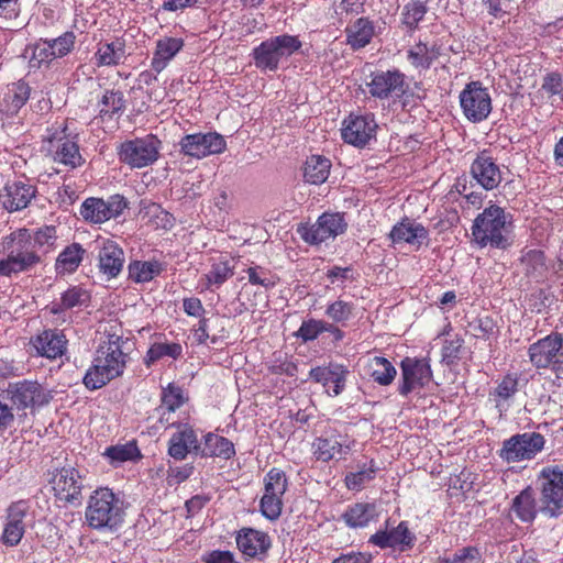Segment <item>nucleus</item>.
Listing matches in <instances>:
<instances>
[{
  "label": "nucleus",
  "mask_w": 563,
  "mask_h": 563,
  "mask_svg": "<svg viewBox=\"0 0 563 563\" xmlns=\"http://www.w3.org/2000/svg\"><path fill=\"white\" fill-rule=\"evenodd\" d=\"M378 125L373 113L351 114L344 120L341 135L344 142L364 147L375 139Z\"/></svg>",
  "instance_id": "obj_12"
},
{
  "label": "nucleus",
  "mask_w": 563,
  "mask_h": 563,
  "mask_svg": "<svg viewBox=\"0 0 563 563\" xmlns=\"http://www.w3.org/2000/svg\"><path fill=\"white\" fill-rule=\"evenodd\" d=\"M416 541L415 534L409 530L406 521H401L396 528L377 531L369 538V542L380 549L393 548L401 552L410 550Z\"/></svg>",
  "instance_id": "obj_24"
},
{
  "label": "nucleus",
  "mask_w": 563,
  "mask_h": 563,
  "mask_svg": "<svg viewBox=\"0 0 563 563\" xmlns=\"http://www.w3.org/2000/svg\"><path fill=\"white\" fill-rule=\"evenodd\" d=\"M76 135L67 133L66 125L52 128V132L47 136L48 152L52 154L53 161L65 165L69 168H76L85 163L82 158Z\"/></svg>",
  "instance_id": "obj_9"
},
{
  "label": "nucleus",
  "mask_w": 563,
  "mask_h": 563,
  "mask_svg": "<svg viewBox=\"0 0 563 563\" xmlns=\"http://www.w3.org/2000/svg\"><path fill=\"white\" fill-rule=\"evenodd\" d=\"M123 500L110 488L100 487L90 495L85 519L87 525L100 531L115 532L124 522Z\"/></svg>",
  "instance_id": "obj_2"
},
{
  "label": "nucleus",
  "mask_w": 563,
  "mask_h": 563,
  "mask_svg": "<svg viewBox=\"0 0 563 563\" xmlns=\"http://www.w3.org/2000/svg\"><path fill=\"white\" fill-rule=\"evenodd\" d=\"M8 391L18 409L43 406L51 399L49 394L36 382L23 380L10 384Z\"/></svg>",
  "instance_id": "obj_22"
},
{
  "label": "nucleus",
  "mask_w": 563,
  "mask_h": 563,
  "mask_svg": "<svg viewBox=\"0 0 563 563\" xmlns=\"http://www.w3.org/2000/svg\"><path fill=\"white\" fill-rule=\"evenodd\" d=\"M139 453L137 448L133 444L114 445L106 450L104 455L113 465L122 462L131 461Z\"/></svg>",
  "instance_id": "obj_54"
},
{
  "label": "nucleus",
  "mask_w": 563,
  "mask_h": 563,
  "mask_svg": "<svg viewBox=\"0 0 563 563\" xmlns=\"http://www.w3.org/2000/svg\"><path fill=\"white\" fill-rule=\"evenodd\" d=\"M179 145L184 155L202 158L222 153L225 150L227 143L222 135L216 132H208L187 134L180 140Z\"/></svg>",
  "instance_id": "obj_16"
},
{
  "label": "nucleus",
  "mask_w": 563,
  "mask_h": 563,
  "mask_svg": "<svg viewBox=\"0 0 563 563\" xmlns=\"http://www.w3.org/2000/svg\"><path fill=\"white\" fill-rule=\"evenodd\" d=\"M125 109V99L121 90H106L99 102V114L101 118H112L114 114L123 112Z\"/></svg>",
  "instance_id": "obj_46"
},
{
  "label": "nucleus",
  "mask_w": 563,
  "mask_h": 563,
  "mask_svg": "<svg viewBox=\"0 0 563 563\" xmlns=\"http://www.w3.org/2000/svg\"><path fill=\"white\" fill-rule=\"evenodd\" d=\"M346 44L352 49H360L368 45L375 35L374 22L368 18H358L345 29Z\"/></svg>",
  "instance_id": "obj_31"
},
{
  "label": "nucleus",
  "mask_w": 563,
  "mask_h": 563,
  "mask_svg": "<svg viewBox=\"0 0 563 563\" xmlns=\"http://www.w3.org/2000/svg\"><path fill=\"white\" fill-rule=\"evenodd\" d=\"M51 483L55 496L59 500L69 504H80L84 479L78 470L74 467L57 470Z\"/></svg>",
  "instance_id": "obj_17"
},
{
  "label": "nucleus",
  "mask_w": 563,
  "mask_h": 563,
  "mask_svg": "<svg viewBox=\"0 0 563 563\" xmlns=\"http://www.w3.org/2000/svg\"><path fill=\"white\" fill-rule=\"evenodd\" d=\"M349 375L347 367L339 363L317 366L309 372V378L321 384L324 393L330 397H336L344 391Z\"/></svg>",
  "instance_id": "obj_18"
},
{
  "label": "nucleus",
  "mask_w": 563,
  "mask_h": 563,
  "mask_svg": "<svg viewBox=\"0 0 563 563\" xmlns=\"http://www.w3.org/2000/svg\"><path fill=\"white\" fill-rule=\"evenodd\" d=\"M57 229L46 225L37 230L18 229L0 240V277L26 274L43 264L56 249Z\"/></svg>",
  "instance_id": "obj_1"
},
{
  "label": "nucleus",
  "mask_w": 563,
  "mask_h": 563,
  "mask_svg": "<svg viewBox=\"0 0 563 563\" xmlns=\"http://www.w3.org/2000/svg\"><path fill=\"white\" fill-rule=\"evenodd\" d=\"M288 488V478L280 468L273 467L264 477V492L273 496L284 497Z\"/></svg>",
  "instance_id": "obj_49"
},
{
  "label": "nucleus",
  "mask_w": 563,
  "mask_h": 563,
  "mask_svg": "<svg viewBox=\"0 0 563 563\" xmlns=\"http://www.w3.org/2000/svg\"><path fill=\"white\" fill-rule=\"evenodd\" d=\"M235 542L242 554L252 559L264 556L271 548L269 536L253 528L240 529Z\"/></svg>",
  "instance_id": "obj_25"
},
{
  "label": "nucleus",
  "mask_w": 563,
  "mask_h": 563,
  "mask_svg": "<svg viewBox=\"0 0 563 563\" xmlns=\"http://www.w3.org/2000/svg\"><path fill=\"white\" fill-rule=\"evenodd\" d=\"M29 505L24 500H19L9 506L7 518L1 536V542L7 547H15L23 538L29 518Z\"/></svg>",
  "instance_id": "obj_20"
},
{
  "label": "nucleus",
  "mask_w": 563,
  "mask_h": 563,
  "mask_svg": "<svg viewBox=\"0 0 563 563\" xmlns=\"http://www.w3.org/2000/svg\"><path fill=\"white\" fill-rule=\"evenodd\" d=\"M249 282L252 285H258L264 288H272L277 283V277L272 274L268 269L261 266L250 267L246 271Z\"/></svg>",
  "instance_id": "obj_55"
},
{
  "label": "nucleus",
  "mask_w": 563,
  "mask_h": 563,
  "mask_svg": "<svg viewBox=\"0 0 563 563\" xmlns=\"http://www.w3.org/2000/svg\"><path fill=\"white\" fill-rule=\"evenodd\" d=\"M86 250L79 243H71L66 246L57 256L55 272L57 275H67L77 271L80 266Z\"/></svg>",
  "instance_id": "obj_34"
},
{
  "label": "nucleus",
  "mask_w": 563,
  "mask_h": 563,
  "mask_svg": "<svg viewBox=\"0 0 563 563\" xmlns=\"http://www.w3.org/2000/svg\"><path fill=\"white\" fill-rule=\"evenodd\" d=\"M331 162L322 155H311L307 158L303 168L306 181L320 185L323 184L330 174Z\"/></svg>",
  "instance_id": "obj_40"
},
{
  "label": "nucleus",
  "mask_w": 563,
  "mask_h": 563,
  "mask_svg": "<svg viewBox=\"0 0 563 563\" xmlns=\"http://www.w3.org/2000/svg\"><path fill=\"white\" fill-rule=\"evenodd\" d=\"M481 553L475 547H464L457 550L452 558L440 559L439 563H478Z\"/></svg>",
  "instance_id": "obj_57"
},
{
  "label": "nucleus",
  "mask_w": 563,
  "mask_h": 563,
  "mask_svg": "<svg viewBox=\"0 0 563 563\" xmlns=\"http://www.w3.org/2000/svg\"><path fill=\"white\" fill-rule=\"evenodd\" d=\"M200 444L191 427L181 426L172 434L168 441V455L176 461H183L190 453L199 455Z\"/></svg>",
  "instance_id": "obj_26"
},
{
  "label": "nucleus",
  "mask_w": 563,
  "mask_h": 563,
  "mask_svg": "<svg viewBox=\"0 0 563 563\" xmlns=\"http://www.w3.org/2000/svg\"><path fill=\"white\" fill-rule=\"evenodd\" d=\"M201 3L200 0H165L162 9L165 11L176 12L186 8H191Z\"/></svg>",
  "instance_id": "obj_64"
},
{
  "label": "nucleus",
  "mask_w": 563,
  "mask_h": 563,
  "mask_svg": "<svg viewBox=\"0 0 563 563\" xmlns=\"http://www.w3.org/2000/svg\"><path fill=\"white\" fill-rule=\"evenodd\" d=\"M427 7L418 0L409 1L402 9V23L410 30H415L419 22L424 18Z\"/></svg>",
  "instance_id": "obj_50"
},
{
  "label": "nucleus",
  "mask_w": 563,
  "mask_h": 563,
  "mask_svg": "<svg viewBox=\"0 0 563 563\" xmlns=\"http://www.w3.org/2000/svg\"><path fill=\"white\" fill-rule=\"evenodd\" d=\"M202 563H234V554L231 551L213 550L202 554Z\"/></svg>",
  "instance_id": "obj_59"
},
{
  "label": "nucleus",
  "mask_w": 563,
  "mask_h": 563,
  "mask_svg": "<svg viewBox=\"0 0 563 563\" xmlns=\"http://www.w3.org/2000/svg\"><path fill=\"white\" fill-rule=\"evenodd\" d=\"M367 374L380 386L390 385L396 375V367L387 358L374 356L367 363Z\"/></svg>",
  "instance_id": "obj_41"
},
{
  "label": "nucleus",
  "mask_w": 563,
  "mask_h": 563,
  "mask_svg": "<svg viewBox=\"0 0 563 563\" xmlns=\"http://www.w3.org/2000/svg\"><path fill=\"white\" fill-rule=\"evenodd\" d=\"M517 390V380L511 376H506L497 386L495 394L501 399H508Z\"/></svg>",
  "instance_id": "obj_61"
},
{
  "label": "nucleus",
  "mask_w": 563,
  "mask_h": 563,
  "mask_svg": "<svg viewBox=\"0 0 563 563\" xmlns=\"http://www.w3.org/2000/svg\"><path fill=\"white\" fill-rule=\"evenodd\" d=\"M302 43L296 35L280 34L263 41L252 49L254 65L261 71H276L280 64L299 52Z\"/></svg>",
  "instance_id": "obj_4"
},
{
  "label": "nucleus",
  "mask_w": 563,
  "mask_h": 563,
  "mask_svg": "<svg viewBox=\"0 0 563 563\" xmlns=\"http://www.w3.org/2000/svg\"><path fill=\"white\" fill-rule=\"evenodd\" d=\"M161 141L153 134L124 141L119 150L120 162L131 168H143L158 159Z\"/></svg>",
  "instance_id": "obj_8"
},
{
  "label": "nucleus",
  "mask_w": 563,
  "mask_h": 563,
  "mask_svg": "<svg viewBox=\"0 0 563 563\" xmlns=\"http://www.w3.org/2000/svg\"><path fill=\"white\" fill-rule=\"evenodd\" d=\"M184 41L178 37H163L156 42L151 66L156 73H161L166 68L168 63L183 48Z\"/></svg>",
  "instance_id": "obj_33"
},
{
  "label": "nucleus",
  "mask_w": 563,
  "mask_h": 563,
  "mask_svg": "<svg viewBox=\"0 0 563 563\" xmlns=\"http://www.w3.org/2000/svg\"><path fill=\"white\" fill-rule=\"evenodd\" d=\"M540 490L541 510L550 517L563 514V466L553 465L542 468L537 478Z\"/></svg>",
  "instance_id": "obj_5"
},
{
  "label": "nucleus",
  "mask_w": 563,
  "mask_h": 563,
  "mask_svg": "<svg viewBox=\"0 0 563 563\" xmlns=\"http://www.w3.org/2000/svg\"><path fill=\"white\" fill-rule=\"evenodd\" d=\"M464 340L457 335L446 339L442 346V361L448 365L455 364L463 349Z\"/></svg>",
  "instance_id": "obj_56"
},
{
  "label": "nucleus",
  "mask_w": 563,
  "mask_h": 563,
  "mask_svg": "<svg viewBox=\"0 0 563 563\" xmlns=\"http://www.w3.org/2000/svg\"><path fill=\"white\" fill-rule=\"evenodd\" d=\"M184 311L191 317H201L205 312L202 302L197 297L185 298L183 301Z\"/></svg>",
  "instance_id": "obj_63"
},
{
  "label": "nucleus",
  "mask_w": 563,
  "mask_h": 563,
  "mask_svg": "<svg viewBox=\"0 0 563 563\" xmlns=\"http://www.w3.org/2000/svg\"><path fill=\"white\" fill-rule=\"evenodd\" d=\"M181 352L183 347L179 343L155 342L148 349L145 362L147 365H151L152 363L164 357L176 360L181 355Z\"/></svg>",
  "instance_id": "obj_48"
},
{
  "label": "nucleus",
  "mask_w": 563,
  "mask_h": 563,
  "mask_svg": "<svg viewBox=\"0 0 563 563\" xmlns=\"http://www.w3.org/2000/svg\"><path fill=\"white\" fill-rule=\"evenodd\" d=\"M327 330V321L319 319H309L301 323L297 331V336L303 342L316 340L321 333Z\"/></svg>",
  "instance_id": "obj_53"
},
{
  "label": "nucleus",
  "mask_w": 563,
  "mask_h": 563,
  "mask_svg": "<svg viewBox=\"0 0 563 563\" xmlns=\"http://www.w3.org/2000/svg\"><path fill=\"white\" fill-rule=\"evenodd\" d=\"M353 441L338 432H328L314 440L312 453L318 461L344 460L352 449Z\"/></svg>",
  "instance_id": "obj_21"
},
{
  "label": "nucleus",
  "mask_w": 563,
  "mask_h": 563,
  "mask_svg": "<svg viewBox=\"0 0 563 563\" xmlns=\"http://www.w3.org/2000/svg\"><path fill=\"white\" fill-rule=\"evenodd\" d=\"M440 56V47L419 42L407 52L409 63L417 69L427 70Z\"/></svg>",
  "instance_id": "obj_39"
},
{
  "label": "nucleus",
  "mask_w": 563,
  "mask_h": 563,
  "mask_svg": "<svg viewBox=\"0 0 563 563\" xmlns=\"http://www.w3.org/2000/svg\"><path fill=\"white\" fill-rule=\"evenodd\" d=\"M471 175L486 190L496 188L503 179L501 170L488 151L481 152L473 161Z\"/></svg>",
  "instance_id": "obj_23"
},
{
  "label": "nucleus",
  "mask_w": 563,
  "mask_h": 563,
  "mask_svg": "<svg viewBox=\"0 0 563 563\" xmlns=\"http://www.w3.org/2000/svg\"><path fill=\"white\" fill-rule=\"evenodd\" d=\"M125 57V41L117 37L111 42H100L93 55L98 67H111L122 63Z\"/></svg>",
  "instance_id": "obj_30"
},
{
  "label": "nucleus",
  "mask_w": 563,
  "mask_h": 563,
  "mask_svg": "<svg viewBox=\"0 0 563 563\" xmlns=\"http://www.w3.org/2000/svg\"><path fill=\"white\" fill-rule=\"evenodd\" d=\"M366 87L372 97L380 100L401 98L407 90L406 76L398 69L377 70L371 74Z\"/></svg>",
  "instance_id": "obj_10"
},
{
  "label": "nucleus",
  "mask_w": 563,
  "mask_h": 563,
  "mask_svg": "<svg viewBox=\"0 0 563 563\" xmlns=\"http://www.w3.org/2000/svg\"><path fill=\"white\" fill-rule=\"evenodd\" d=\"M90 300L87 290L73 286L62 294L60 301H53L47 308L52 314H60L66 310L86 306Z\"/></svg>",
  "instance_id": "obj_35"
},
{
  "label": "nucleus",
  "mask_w": 563,
  "mask_h": 563,
  "mask_svg": "<svg viewBox=\"0 0 563 563\" xmlns=\"http://www.w3.org/2000/svg\"><path fill=\"white\" fill-rule=\"evenodd\" d=\"M500 455L508 463L525 460L528 455V435L519 434L507 440Z\"/></svg>",
  "instance_id": "obj_47"
},
{
  "label": "nucleus",
  "mask_w": 563,
  "mask_h": 563,
  "mask_svg": "<svg viewBox=\"0 0 563 563\" xmlns=\"http://www.w3.org/2000/svg\"><path fill=\"white\" fill-rule=\"evenodd\" d=\"M511 511L521 521H528V488L522 489L514 499Z\"/></svg>",
  "instance_id": "obj_58"
},
{
  "label": "nucleus",
  "mask_w": 563,
  "mask_h": 563,
  "mask_svg": "<svg viewBox=\"0 0 563 563\" xmlns=\"http://www.w3.org/2000/svg\"><path fill=\"white\" fill-rule=\"evenodd\" d=\"M32 345L38 355L54 360L65 353L67 340L60 331L44 330L32 340Z\"/></svg>",
  "instance_id": "obj_28"
},
{
  "label": "nucleus",
  "mask_w": 563,
  "mask_h": 563,
  "mask_svg": "<svg viewBox=\"0 0 563 563\" xmlns=\"http://www.w3.org/2000/svg\"><path fill=\"white\" fill-rule=\"evenodd\" d=\"M376 518V506L371 503H356L343 514L344 522L351 528H364Z\"/></svg>",
  "instance_id": "obj_37"
},
{
  "label": "nucleus",
  "mask_w": 563,
  "mask_h": 563,
  "mask_svg": "<svg viewBox=\"0 0 563 563\" xmlns=\"http://www.w3.org/2000/svg\"><path fill=\"white\" fill-rule=\"evenodd\" d=\"M76 35L71 31H67L56 38H40L33 46L31 63L40 67L56 58H63L74 49Z\"/></svg>",
  "instance_id": "obj_13"
},
{
  "label": "nucleus",
  "mask_w": 563,
  "mask_h": 563,
  "mask_svg": "<svg viewBox=\"0 0 563 563\" xmlns=\"http://www.w3.org/2000/svg\"><path fill=\"white\" fill-rule=\"evenodd\" d=\"M394 243H408L418 247L428 239V230L410 219H405L394 225L389 233Z\"/></svg>",
  "instance_id": "obj_29"
},
{
  "label": "nucleus",
  "mask_w": 563,
  "mask_h": 563,
  "mask_svg": "<svg viewBox=\"0 0 563 563\" xmlns=\"http://www.w3.org/2000/svg\"><path fill=\"white\" fill-rule=\"evenodd\" d=\"M192 471L194 467L191 465L169 467L167 473V481L169 484H180L192 474Z\"/></svg>",
  "instance_id": "obj_60"
},
{
  "label": "nucleus",
  "mask_w": 563,
  "mask_h": 563,
  "mask_svg": "<svg viewBox=\"0 0 563 563\" xmlns=\"http://www.w3.org/2000/svg\"><path fill=\"white\" fill-rule=\"evenodd\" d=\"M347 229L344 213L324 212L314 223H301L297 228L298 235L310 245H319L334 240Z\"/></svg>",
  "instance_id": "obj_7"
},
{
  "label": "nucleus",
  "mask_w": 563,
  "mask_h": 563,
  "mask_svg": "<svg viewBox=\"0 0 563 563\" xmlns=\"http://www.w3.org/2000/svg\"><path fill=\"white\" fill-rule=\"evenodd\" d=\"M125 199L120 195H113L103 200L101 198H87L80 208L81 217L92 223H103L119 217L126 208Z\"/></svg>",
  "instance_id": "obj_14"
},
{
  "label": "nucleus",
  "mask_w": 563,
  "mask_h": 563,
  "mask_svg": "<svg viewBox=\"0 0 563 563\" xmlns=\"http://www.w3.org/2000/svg\"><path fill=\"white\" fill-rule=\"evenodd\" d=\"M125 356L118 338L100 344L92 366L84 376L85 386L90 390H96L122 375L125 367Z\"/></svg>",
  "instance_id": "obj_3"
},
{
  "label": "nucleus",
  "mask_w": 563,
  "mask_h": 563,
  "mask_svg": "<svg viewBox=\"0 0 563 563\" xmlns=\"http://www.w3.org/2000/svg\"><path fill=\"white\" fill-rule=\"evenodd\" d=\"M30 98V87L23 81L13 84L7 93V102L9 111H18L21 109Z\"/></svg>",
  "instance_id": "obj_51"
},
{
  "label": "nucleus",
  "mask_w": 563,
  "mask_h": 563,
  "mask_svg": "<svg viewBox=\"0 0 563 563\" xmlns=\"http://www.w3.org/2000/svg\"><path fill=\"white\" fill-rule=\"evenodd\" d=\"M324 314L332 323L346 327L355 317V305L339 298L327 305Z\"/></svg>",
  "instance_id": "obj_44"
},
{
  "label": "nucleus",
  "mask_w": 563,
  "mask_h": 563,
  "mask_svg": "<svg viewBox=\"0 0 563 563\" xmlns=\"http://www.w3.org/2000/svg\"><path fill=\"white\" fill-rule=\"evenodd\" d=\"M283 505L284 501L282 497L273 496L264 492L260 501V510L265 518L276 520L282 515Z\"/></svg>",
  "instance_id": "obj_52"
},
{
  "label": "nucleus",
  "mask_w": 563,
  "mask_h": 563,
  "mask_svg": "<svg viewBox=\"0 0 563 563\" xmlns=\"http://www.w3.org/2000/svg\"><path fill=\"white\" fill-rule=\"evenodd\" d=\"M505 212L497 206L486 208L474 221L473 235L475 241L485 246L490 244L496 247H505L507 231Z\"/></svg>",
  "instance_id": "obj_6"
},
{
  "label": "nucleus",
  "mask_w": 563,
  "mask_h": 563,
  "mask_svg": "<svg viewBox=\"0 0 563 563\" xmlns=\"http://www.w3.org/2000/svg\"><path fill=\"white\" fill-rule=\"evenodd\" d=\"M201 457L216 456L229 460L235 455L234 444L227 438L208 433L205 435V445L200 446Z\"/></svg>",
  "instance_id": "obj_36"
},
{
  "label": "nucleus",
  "mask_w": 563,
  "mask_h": 563,
  "mask_svg": "<svg viewBox=\"0 0 563 563\" xmlns=\"http://www.w3.org/2000/svg\"><path fill=\"white\" fill-rule=\"evenodd\" d=\"M185 401L184 394L180 387L169 384L162 391V410L161 422H166L170 426L175 424V421H170L169 415L178 409Z\"/></svg>",
  "instance_id": "obj_43"
},
{
  "label": "nucleus",
  "mask_w": 563,
  "mask_h": 563,
  "mask_svg": "<svg viewBox=\"0 0 563 563\" xmlns=\"http://www.w3.org/2000/svg\"><path fill=\"white\" fill-rule=\"evenodd\" d=\"M378 466L374 460L368 463L358 464L356 471L349 472L344 477L349 490L360 492L368 485L376 476Z\"/></svg>",
  "instance_id": "obj_38"
},
{
  "label": "nucleus",
  "mask_w": 563,
  "mask_h": 563,
  "mask_svg": "<svg viewBox=\"0 0 563 563\" xmlns=\"http://www.w3.org/2000/svg\"><path fill=\"white\" fill-rule=\"evenodd\" d=\"M462 109L492 110V99L488 90L479 81H472L460 93Z\"/></svg>",
  "instance_id": "obj_32"
},
{
  "label": "nucleus",
  "mask_w": 563,
  "mask_h": 563,
  "mask_svg": "<svg viewBox=\"0 0 563 563\" xmlns=\"http://www.w3.org/2000/svg\"><path fill=\"white\" fill-rule=\"evenodd\" d=\"M234 274V266L230 260L221 258L214 262L210 271L201 277L206 288L220 287Z\"/></svg>",
  "instance_id": "obj_42"
},
{
  "label": "nucleus",
  "mask_w": 563,
  "mask_h": 563,
  "mask_svg": "<svg viewBox=\"0 0 563 563\" xmlns=\"http://www.w3.org/2000/svg\"><path fill=\"white\" fill-rule=\"evenodd\" d=\"M35 194V186L26 179L8 180L0 188V206L9 212L20 211L29 206Z\"/></svg>",
  "instance_id": "obj_19"
},
{
  "label": "nucleus",
  "mask_w": 563,
  "mask_h": 563,
  "mask_svg": "<svg viewBox=\"0 0 563 563\" xmlns=\"http://www.w3.org/2000/svg\"><path fill=\"white\" fill-rule=\"evenodd\" d=\"M372 555L365 552H349L341 554L332 563H371Z\"/></svg>",
  "instance_id": "obj_62"
},
{
  "label": "nucleus",
  "mask_w": 563,
  "mask_h": 563,
  "mask_svg": "<svg viewBox=\"0 0 563 563\" xmlns=\"http://www.w3.org/2000/svg\"><path fill=\"white\" fill-rule=\"evenodd\" d=\"M163 272V266L157 261H134L129 265V275L135 283L151 282Z\"/></svg>",
  "instance_id": "obj_45"
},
{
  "label": "nucleus",
  "mask_w": 563,
  "mask_h": 563,
  "mask_svg": "<svg viewBox=\"0 0 563 563\" xmlns=\"http://www.w3.org/2000/svg\"><path fill=\"white\" fill-rule=\"evenodd\" d=\"M401 382L398 393L407 397L415 389L423 388L433 377L429 360L426 357H405L400 363Z\"/></svg>",
  "instance_id": "obj_11"
},
{
  "label": "nucleus",
  "mask_w": 563,
  "mask_h": 563,
  "mask_svg": "<svg viewBox=\"0 0 563 563\" xmlns=\"http://www.w3.org/2000/svg\"><path fill=\"white\" fill-rule=\"evenodd\" d=\"M563 340L560 334H550L530 346V362L538 368L552 366L563 369Z\"/></svg>",
  "instance_id": "obj_15"
},
{
  "label": "nucleus",
  "mask_w": 563,
  "mask_h": 563,
  "mask_svg": "<svg viewBox=\"0 0 563 563\" xmlns=\"http://www.w3.org/2000/svg\"><path fill=\"white\" fill-rule=\"evenodd\" d=\"M99 244V268L109 278L117 277L123 268L124 253L111 240L96 241Z\"/></svg>",
  "instance_id": "obj_27"
}]
</instances>
